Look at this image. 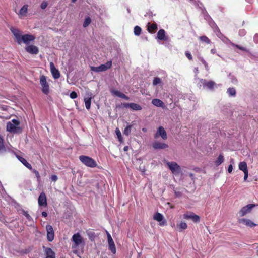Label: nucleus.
Segmentation results:
<instances>
[{"label": "nucleus", "mask_w": 258, "mask_h": 258, "mask_svg": "<svg viewBox=\"0 0 258 258\" xmlns=\"http://www.w3.org/2000/svg\"><path fill=\"white\" fill-rule=\"evenodd\" d=\"M227 92L231 96H234L236 94V90L234 88H229L227 90Z\"/></svg>", "instance_id": "c9c22d12"}, {"label": "nucleus", "mask_w": 258, "mask_h": 258, "mask_svg": "<svg viewBox=\"0 0 258 258\" xmlns=\"http://www.w3.org/2000/svg\"><path fill=\"white\" fill-rule=\"evenodd\" d=\"M172 173L175 175H179L181 172V168L177 163L175 162H167L166 163Z\"/></svg>", "instance_id": "39448f33"}, {"label": "nucleus", "mask_w": 258, "mask_h": 258, "mask_svg": "<svg viewBox=\"0 0 258 258\" xmlns=\"http://www.w3.org/2000/svg\"><path fill=\"white\" fill-rule=\"evenodd\" d=\"M157 29V25L156 24H148V30L149 32H153Z\"/></svg>", "instance_id": "7c9ffc66"}, {"label": "nucleus", "mask_w": 258, "mask_h": 258, "mask_svg": "<svg viewBox=\"0 0 258 258\" xmlns=\"http://www.w3.org/2000/svg\"><path fill=\"white\" fill-rule=\"evenodd\" d=\"M86 233H87V235L88 236L89 239L91 241L94 240L95 237H96V235L94 231H93L92 230H88L86 231Z\"/></svg>", "instance_id": "c756f323"}, {"label": "nucleus", "mask_w": 258, "mask_h": 258, "mask_svg": "<svg viewBox=\"0 0 258 258\" xmlns=\"http://www.w3.org/2000/svg\"><path fill=\"white\" fill-rule=\"evenodd\" d=\"M108 241L112 240V237L110 234H108V235H107Z\"/></svg>", "instance_id": "6e6d98bb"}, {"label": "nucleus", "mask_w": 258, "mask_h": 258, "mask_svg": "<svg viewBox=\"0 0 258 258\" xmlns=\"http://www.w3.org/2000/svg\"><path fill=\"white\" fill-rule=\"evenodd\" d=\"M35 39V37L32 34H24L23 35L21 38V44L23 42L26 45H28L30 42H33Z\"/></svg>", "instance_id": "9b49d317"}, {"label": "nucleus", "mask_w": 258, "mask_h": 258, "mask_svg": "<svg viewBox=\"0 0 258 258\" xmlns=\"http://www.w3.org/2000/svg\"><path fill=\"white\" fill-rule=\"evenodd\" d=\"M92 93L90 92L86 93L85 96L84 98V101L85 104V107L87 110H89L91 107V100L93 98Z\"/></svg>", "instance_id": "9d476101"}, {"label": "nucleus", "mask_w": 258, "mask_h": 258, "mask_svg": "<svg viewBox=\"0 0 258 258\" xmlns=\"http://www.w3.org/2000/svg\"><path fill=\"white\" fill-rule=\"evenodd\" d=\"M194 72L196 73H198V68H196L194 69Z\"/></svg>", "instance_id": "e2e57ef3"}, {"label": "nucleus", "mask_w": 258, "mask_h": 258, "mask_svg": "<svg viewBox=\"0 0 258 258\" xmlns=\"http://www.w3.org/2000/svg\"><path fill=\"white\" fill-rule=\"evenodd\" d=\"M199 39L202 42H205L207 44H210L211 42L210 40L206 36H202L200 37Z\"/></svg>", "instance_id": "e433bc0d"}, {"label": "nucleus", "mask_w": 258, "mask_h": 258, "mask_svg": "<svg viewBox=\"0 0 258 258\" xmlns=\"http://www.w3.org/2000/svg\"><path fill=\"white\" fill-rule=\"evenodd\" d=\"M18 158L19 160L25 167H26L27 168H28L30 170H32V167L30 163H29L25 158H23L22 157H20V156L18 157Z\"/></svg>", "instance_id": "393cba45"}, {"label": "nucleus", "mask_w": 258, "mask_h": 258, "mask_svg": "<svg viewBox=\"0 0 258 258\" xmlns=\"http://www.w3.org/2000/svg\"><path fill=\"white\" fill-rule=\"evenodd\" d=\"M238 222L239 223H243L245 224L246 226L249 227L250 228L255 227V226L257 225L256 224L254 223L251 220L246 218L240 219L238 220Z\"/></svg>", "instance_id": "f3484780"}, {"label": "nucleus", "mask_w": 258, "mask_h": 258, "mask_svg": "<svg viewBox=\"0 0 258 258\" xmlns=\"http://www.w3.org/2000/svg\"><path fill=\"white\" fill-rule=\"evenodd\" d=\"M132 125L128 124L126 126V127L124 128L123 131L124 135L126 136H128L131 132Z\"/></svg>", "instance_id": "72a5a7b5"}, {"label": "nucleus", "mask_w": 258, "mask_h": 258, "mask_svg": "<svg viewBox=\"0 0 258 258\" xmlns=\"http://www.w3.org/2000/svg\"><path fill=\"white\" fill-rule=\"evenodd\" d=\"M79 159L81 162L86 166L91 168H94L97 166L96 161L89 156L81 155L79 156Z\"/></svg>", "instance_id": "7ed1b4c3"}, {"label": "nucleus", "mask_w": 258, "mask_h": 258, "mask_svg": "<svg viewBox=\"0 0 258 258\" xmlns=\"http://www.w3.org/2000/svg\"><path fill=\"white\" fill-rule=\"evenodd\" d=\"M161 80L159 78L156 77L154 78L153 81V85L154 86L157 85L158 84L161 83Z\"/></svg>", "instance_id": "a19ab883"}, {"label": "nucleus", "mask_w": 258, "mask_h": 258, "mask_svg": "<svg viewBox=\"0 0 258 258\" xmlns=\"http://www.w3.org/2000/svg\"><path fill=\"white\" fill-rule=\"evenodd\" d=\"M109 249L113 254H115L116 252V247L113 240L108 241Z\"/></svg>", "instance_id": "bb28decb"}, {"label": "nucleus", "mask_w": 258, "mask_h": 258, "mask_svg": "<svg viewBox=\"0 0 258 258\" xmlns=\"http://www.w3.org/2000/svg\"><path fill=\"white\" fill-rule=\"evenodd\" d=\"M153 219L158 222H160L159 225L160 226H164L166 224V220L164 219L163 216L159 213H156L154 215Z\"/></svg>", "instance_id": "dca6fc26"}, {"label": "nucleus", "mask_w": 258, "mask_h": 258, "mask_svg": "<svg viewBox=\"0 0 258 258\" xmlns=\"http://www.w3.org/2000/svg\"><path fill=\"white\" fill-rule=\"evenodd\" d=\"M239 35L241 36H244L245 34V32L244 30H240L239 32Z\"/></svg>", "instance_id": "603ef678"}, {"label": "nucleus", "mask_w": 258, "mask_h": 258, "mask_svg": "<svg viewBox=\"0 0 258 258\" xmlns=\"http://www.w3.org/2000/svg\"><path fill=\"white\" fill-rule=\"evenodd\" d=\"M231 82L233 83H235L237 82V80L234 76H231Z\"/></svg>", "instance_id": "864d4df0"}, {"label": "nucleus", "mask_w": 258, "mask_h": 258, "mask_svg": "<svg viewBox=\"0 0 258 258\" xmlns=\"http://www.w3.org/2000/svg\"><path fill=\"white\" fill-rule=\"evenodd\" d=\"M28 5H24L18 13L19 18H22L26 16L28 12Z\"/></svg>", "instance_id": "5701e85b"}, {"label": "nucleus", "mask_w": 258, "mask_h": 258, "mask_svg": "<svg viewBox=\"0 0 258 258\" xmlns=\"http://www.w3.org/2000/svg\"><path fill=\"white\" fill-rule=\"evenodd\" d=\"M216 52V50L215 49H212L211 50V53L212 54H215Z\"/></svg>", "instance_id": "bf43d9fd"}, {"label": "nucleus", "mask_w": 258, "mask_h": 258, "mask_svg": "<svg viewBox=\"0 0 258 258\" xmlns=\"http://www.w3.org/2000/svg\"><path fill=\"white\" fill-rule=\"evenodd\" d=\"M20 122L16 119H13L7 123V131L13 133H18L21 132L19 127Z\"/></svg>", "instance_id": "f03ea898"}, {"label": "nucleus", "mask_w": 258, "mask_h": 258, "mask_svg": "<svg viewBox=\"0 0 258 258\" xmlns=\"http://www.w3.org/2000/svg\"><path fill=\"white\" fill-rule=\"evenodd\" d=\"M177 226L181 229V230H185L187 228V225L185 222H182L180 223L179 224L177 225Z\"/></svg>", "instance_id": "4c0bfd02"}, {"label": "nucleus", "mask_w": 258, "mask_h": 258, "mask_svg": "<svg viewBox=\"0 0 258 258\" xmlns=\"http://www.w3.org/2000/svg\"><path fill=\"white\" fill-rule=\"evenodd\" d=\"M153 147L155 149H164L167 148L168 147V145L164 143L156 141L153 143Z\"/></svg>", "instance_id": "4be33fe9"}, {"label": "nucleus", "mask_w": 258, "mask_h": 258, "mask_svg": "<svg viewBox=\"0 0 258 258\" xmlns=\"http://www.w3.org/2000/svg\"><path fill=\"white\" fill-rule=\"evenodd\" d=\"M40 84L41 87L42 92L44 94L48 95L50 92V87L47 80V78L44 75H41L40 76Z\"/></svg>", "instance_id": "20e7f679"}, {"label": "nucleus", "mask_w": 258, "mask_h": 258, "mask_svg": "<svg viewBox=\"0 0 258 258\" xmlns=\"http://www.w3.org/2000/svg\"><path fill=\"white\" fill-rule=\"evenodd\" d=\"M258 34H255L254 36V40L256 43H258Z\"/></svg>", "instance_id": "5fc2aeb1"}, {"label": "nucleus", "mask_w": 258, "mask_h": 258, "mask_svg": "<svg viewBox=\"0 0 258 258\" xmlns=\"http://www.w3.org/2000/svg\"><path fill=\"white\" fill-rule=\"evenodd\" d=\"M26 51L30 54H37L39 50L37 47L33 45H28L25 47Z\"/></svg>", "instance_id": "aec40b11"}, {"label": "nucleus", "mask_w": 258, "mask_h": 258, "mask_svg": "<svg viewBox=\"0 0 258 258\" xmlns=\"http://www.w3.org/2000/svg\"><path fill=\"white\" fill-rule=\"evenodd\" d=\"M10 29L12 32V33L14 36L17 42L19 44H21V38H22V36L23 35L22 31L21 30H20L19 29H18L15 27H11L10 28Z\"/></svg>", "instance_id": "6e6552de"}, {"label": "nucleus", "mask_w": 258, "mask_h": 258, "mask_svg": "<svg viewBox=\"0 0 258 258\" xmlns=\"http://www.w3.org/2000/svg\"><path fill=\"white\" fill-rule=\"evenodd\" d=\"M243 173L244 174V180L245 181H246L247 180V178H248V171H246V172H244Z\"/></svg>", "instance_id": "3c124183"}, {"label": "nucleus", "mask_w": 258, "mask_h": 258, "mask_svg": "<svg viewBox=\"0 0 258 258\" xmlns=\"http://www.w3.org/2000/svg\"><path fill=\"white\" fill-rule=\"evenodd\" d=\"M51 179L52 180V181L55 182L58 179V178L56 175H53L51 176Z\"/></svg>", "instance_id": "de8ad7c7"}, {"label": "nucleus", "mask_w": 258, "mask_h": 258, "mask_svg": "<svg viewBox=\"0 0 258 258\" xmlns=\"http://www.w3.org/2000/svg\"><path fill=\"white\" fill-rule=\"evenodd\" d=\"M183 218L185 219H190L194 222H198L200 220V217L192 212L185 213L183 215Z\"/></svg>", "instance_id": "1a4fd4ad"}, {"label": "nucleus", "mask_w": 258, "mask_h": 258, "mask_svg": "<svg viewBox=\"0 0 258 258\" xmlns=\"http://www.w3.org/2000/svg\"><path fill=\"white\" fill-rule=\"evenodd\" d=\"M141 28L139 26H135L134 30V34L139 36L141 33Z\"/></svg>", "instance_id": "f704fd0d"}, {"label": "nucleus", "mask_w": 258, "mask_h": 258, "mask_svg": "<svg viewBox=\"0 0 258 258\" xmlns=\"http://www.w3.org/2000/svg\"><path fill=\"white\" fill-rule=\"evenodd\" d=\"M157 38L160 40H166L165 38V32L163 29H160L159 30L157 33Z\"/></svg>", "instance_id": "cd10ccee"}, {"label": "nucleus", "mask_w": 258, "mask_h": 258, "mask_svg": "<svg viewBox=\"0 0 258 258\" xmlns=\"http://www.w3.org/2000/svg\"><path fill=\"white\" fill-rule=\"evenodd\" d=\"M232 170H233V166L232 164H230L229 165V166L228 167V172L230 173L232 172Z\"/></svg>", "instance_id": "09e8293b"}, {"label": "nucleus", "mask_w": 258, "mask_h": 258, "mask_svg": "<svg viewBox=\"0 0 258 258\" xmlns=\"http://www.w3.org/2000/svg\"><path fill=\"white\" fill-rule=\"evenodd\" d=\"M185 55L189 60H191L192 59V55L189 52L186 51L185 52Z\"/></svg>", "instance_id": "49530a36"}, {"label": "nucleus", "mask_w": 258, "mask_h": 258, "mask_svg": "<svg viewBox=\"0 0 258 258\" xmlns=\"http://www.w3.org/2000/svg\"><path fill=\"white\" fill-rule=\"evenodd\" d=\"M23 215L28 219V220H29V221H32V218H31V217L30 216V215L28 214V213L27 212L23 211Z\"/></svg>", "instance_id": "79ce46f5"}, {"label": "nucleus", "mask_w": 258, "mask_h": 258, "mask_svg": "<svg viewBox=\"0 0 258 258\" xmlns=\"http://www.w3.org/2000/svg\"><path fill=\"white\" fill-rule=\"evenodd\" d=\"M159 136L161 137L163 140H166L167 138L166 132L162 126L159 127L154 137L156 139Z\"/></svg>", "instance_id": "ddd939ff"}, {"label": "nucleus", "mask_w": 258, "mask_h": 258, "mask_svg": "<svg viewBox=\"0 0 258 258\" xmlns=\"http://www.w3.org/2000/svg\"><path fill=\"white\" fill-rule=\"evenodd\" d=\"M125 106L126 107H130L134 110H141L142 109V107L140 105L134 103L126 104Z\"/></svg>", "instance_id": "b1692460"}, {"label": "nucleus", "mask_w": 258, "mask_h": 258, "mask_svg": "<svg viewBox=\"0 0 258 258\" xmlns=\"http://www.w3.org/2000/svg\"><path fill=\"white\" fill-rule=\"evenodd\" d=\"M128 146H125V147H124V148H123V150H124V151H128Z\"/></svg>", "instance_id": "052dcab7"}, {"label": "nucleus", "mask_w": 258, "mask_h": 258, "mask_svg": "<svg viewBox=\"0 0 258 258\" xmlns=\"http://www.w3.org/2000/svg\"><path fill=\"white\" fill-rule=\"evenodd\" d=\"M70 97L72 98V99H75V98H76L77 97V94L76 93V92L75 91H73L70 94Z\"/></svg>", "instance_id": "a18cd8bd"}, {"label": "nucleus", "mask_w": 258, "mask_h": 258, "mask_svg": "<svg viewBox=\"0 0 258 258\" xmlns=\"http://www.w3.org/2000/svg\"><path fill=\"white\" fill-rule=\"evenodd\" d=\"M38 205L40 206H47V199L46 196L44 192H41L38 199Z\"/></svg>", "instance_id": "2eb2a0df"}, {"label": "nucleus", "mask_w": 258, "mask_h": 258, "mask_svg": "<svg viewBox=\"0 0 258 258\" xmlns=\"http://www.w3.org/2000/svg\"><path fill=\"white\" fill-rule=\"evenodd\" d=\"M110 92L113 96H117V97H120L121 98H123L126 100H129L128 97L126 96L123 93H122L115 89H111L110 90Z\"/></svg>", "instance_id": "6ab92c4d"}, {"label": "nucleus", "mask_w": 258, "mask_h": 258, "mask_svg": "<svg viewBox=\"0 0 258 258\" xmlns=\"http://www.w3.org/2000/svg\"><path fill=\"white\" fill-rule=\"evenodd\" d=\"M205 69H206V70L207 71H208V70H209V67H208V64H206V65L205 66Z\"/></svg>", "instance_id": "680f3d73"}, {"label": "nucleus", "mask_w": 258, "mask_h": 258, "mask_svg": "<svg viewBox=\"0 0 258 258\" xmlns=\"http://www.w3.org/2000/svg\"><path fill=\"white\" fill-rule=\"evenodd\" d=\"M32 170L33 172L35 174L37 180H39L40 178V176L39 175V172L35 169H32Z\"/></svg>", "instance_id": "37998d69"}, {"label": "nucleus", "mask_w": 258, "mask_h": 258, "mask_svg": "<svg viewBox=\"0 0 258 258\" xmlns=\"http://www.w3.org/2000/svg\"><path fill=\"white\" fill-rule=\"evenodd\" d=\"M207 62H205V63H204L203 64L204 65V66H205L206 64H207Z\"/></svg>", "instance_id": "338daca9"}, {"label": "nucleus", "mask_w": 258, "mask_h": 258, "mask_svg": "<svg viewBox=\"0 0 258 258\" xmlns=\"http://www.w3.org/2000/svg\"><path fill=\"white\" fill-rule=\"evenodd\" d=\"M112 66L111 61H109L105 64H101L98 67H91V70L96 72L105 71Z\"/></svg>", "instance_id": "423d86ee"}, {"label": "nucleus", "mask_w": 258, "mask_h": 258, "mask_svg": "<svg viewBox=\"0 0 258 258\" xmlns=\"http://www.w3.org/2000/svg\"><path fill=\"white\" fill-rule=\"evenodd\" d=\"M224 160L223 155L220 154L217 158V160L215 161V164L217 166H219L221 164H222Z\"/></svg>", "instance_id": "2f4dec72"}, {"label": "nucleus", "mask_w": 258, "mask_h": 258, "mask_svg": "<svg viewBox=\"0 0 258 258\" xmlns=\"http://www.w3.org/2000/svg\"><path fill=\"white\" fill-rule=\"evenodd\" d=\"M42 216L46 217L47 216V213L46 212H42Z\"/></svg>", "instance_id": "4d7b16f0"}, {"label": "nucleus", "mask_w": 258, "mask_h": 258, "mask_svg": "<svg viewBox=\"0 0 258 258\" xmlns=\"http://www.w3.org/2000/svg\"><path fill=\"white\" fill-rule=\"evenodd\" d=\"M201 83L202 84L204 88H207L210 90L213 89L214 86L216 85L215 82L212 81H207L204 79H202L201 80Z\"/></svg>", "instance_id": "a211bd4d"}, {"label": "nucleus", "mask_w": 258, "mask_h": 258, "mask_svg": "<svg viewBox=\"0 0 258 258\" xmlns=\"http://www.w3.org/2000/svg\"><path fill=\"white\" fill-rule=\"evenodd\" d=\"M142 131H143L144 132H146V128H142Z\"/></svg>", "instance_id": "69168bd1"}, {"label": "nucleus", "mask_w": 258, "mask_h": 258, "mask_svg": "<svg viewBox=\"0 0 258 258\" xmlns=\"http://www.w3.org/2000/svg\"><path fill=\"white\" fill-rule=\"evenodd\" d=\"M72 241V248L73 252L75 254L79 253V249L80 248L81 252H83V249L85 245V241L83 237L79 232L73 234L71 238Z\"/></svg>", "instance_id": "f257e3e1"}, {"label": "nucleus", "mask_w": 258, "mask_h": 258, "mask_svg": "<svg viewBox=\"0 0 258 258\" xmlns=\"http://www.w3.org/2000/svg\"><path fill=\"white\" fill-rule=\"evenodd\" d=\"M230 163H231V164H232H232H234V159H233L231 158L230 159Z\"/></svg>", "instance_id": "0e129e2a"}, {"label": "nucleus", "mask_w": 258, "mask_h": 258, "mask_svg": "<svg viewBox=\"0 0 258 258\" xmlns=\"http://www.w3.org/2000/svg\"><path fill=\"white\" fill-rule=\"evenodd\" d=\"M43 248L46 255V258H55V254L50 248L43 246Z\"/></svg>", "instance_id": "412c9836"}, {"label": "nucleus", "mask_w": 258, "mask_h": 258, "mask_svg": "<svg viewBox=\"0 0 258 258\" xmlns=\"http://www.w3.org/2000/svg\"><path fill=\"white\" fill-rule=\"evenodd\" d=\"M258 206L257 205L255 204H248L244 207H243L240 210L239 212V214L240 217H243L247 214L250 213L252 210V209L254 208L255 207Z\"/></svg>", "instance_id": "0eeeda50"}, {"label": "nucleus", "mask_w": 258, "mask_h": 258, "mask_svg": "<svg viewBox=\"0 0 258 258\" xmlns=\"http://www.w3.org/2000/svg\"><path fill=\"white\" fill-rule=\"evenodd\" d=\"M91 20L90 17H88L86 18L83 23V26L84 27H87L91 23Z\"/></svg>", "instance_id": "58836bf2"}, {"label": "nucleus", "mask_w": 258, "mask_h": 258, "mask_svg": "<svg viewBox=\"0 0 258 258\" xmlns=\"http://www.w3.org/2000/svg\"><path fill=\"white\" fill-rule=\"evenodd\" d=\"M106 234H107V235H108V234H109V233L108 231H106Z\"/></svg>", "instance_id": "774afa93"}, {"label": "nucleus", "mask_w": 258, "mask_h": 258, "mask_svg": "<svg viewBox=\"0 0 258 258\" xmlns=\"http://www.w3.org/2000/svg\"><path fill=\"white\" fill-rule=\"evenodd\" d=\"M239 169L242 171L243 172L248 171L247 165L245 162L242 161L239 163Z\"/></svg>", "instance_id": "c85d7f7f"}, {"label": "nucleus", "mask_w": 258, "mask_h": 258, "mask_svg": "<svg viewBox=\"0 0 258 258\" xmlns=\"http://www.w3.org/2000/svg\"><path fill=\"white\" fill-rule=\"evenodd\" d=\"M47 231V239L49 241H52L54 237V233L52 226L47 225L46 227Z\"/></svg>", "instance_id": "f8f14e48"}, {"label": "nucleus", "mask_w": 258, "mask_h": 258, "mask_svg": "<svg viewBox=\"0 0 258 258\" xmlns=\"http://www.w3.org/2000/svg\"><path fill=\"white\" fill-rule=\"evenodd\" d=\"M200 61H201V62H202L203 64L205 63V62H206V61L204 60V59L203 58H202V57L200 58Z\"/></svg>", "instance_id": "13d9d810"}, {"label": "nucleus", "mask_w": 258, "mask_h": 258, "mask_svg": "<svg viewBox=\"0 0 258 258\" xmlns=\"http://www.w3.org/2000/svg\"><path fill=\"white\" fill-rule=\"evenodd\" d=\"M48 5V3L46 1H43L41 4V8L43 10L45 9Z\"/></svg>", "instance_id": "c03bdc74"}, {"label": "nucleus", "mask_w": 258, "mask_h": 258, "mask_svg": "<svg viewBox=\"0 0 258 258\" xmlns=\"http://www.w3.org/2000/svg\"><path fill=\"white\" fill-rule=\"evenodd\" d=\"M152 103L157 107H163L164 105L163 102L159 99H153Z\"/></svg>", "instance_id": "a878e982"}, {"label": "nucleus", "mask_w": 258, "mask_h": 258, "mask_svg": "<svg viewBox=\"0 0 258 258\" xmlns=\"http://www.w3.org/2000/svg\"><path fill=\"white\" fill-rule=\"evenodd\" d=\"M5 146L4 144V139L0 136V152L5 150Z\"/></svg>", "instance_id": "ea45409f"}, {"label": "nucleus", "mask_w": 258, "mask_h": 258, "mask_svg": "<svg viewBox=\"0 0 258 258\" xmlns=\"http://www.w3.org/2000/svg\"><path fill=\"white\" fill-rule=\"evenodd\" d=\"M50 70L53 77L54 79H58L60 77V73L57 69H56L53 62L50 63Z\"/></svg>", "instance_id": "4468645a"}, {"label": "nucleus", "mask_w": 258, "mask_h": 258, "mask_svg": "<svg viewBox=\"0 0 258 258\" xmlns=\"http://www.w3.org/2000/svg\"><path fill=\"white\" fill-rule=\"evenodd\" d=\"M232 45L233 46H235V47H236L237 48L241 50H243V51H246V49L244 47H241V46H239L237 45H234V44H232Z\"/></svg>", "instance_id": "8fccbe9b"}, {"label": "nucleus", "mask_w": 258, "mask_h": 258, "mask_svg": "<svg viewBox=\"0 0 258 258\" xmlns=\"http://www.w3.org/2000/svg\"><path fill=\"white\" fill-rule=\"evenodd\" d=\"M115 134L117 136V137L118 139V141L120 143H122L123 142V139L121 135V133L118 128H116L115 131Z\"/></svg>", "instance_id": "473e14b6"}]
</instances>
